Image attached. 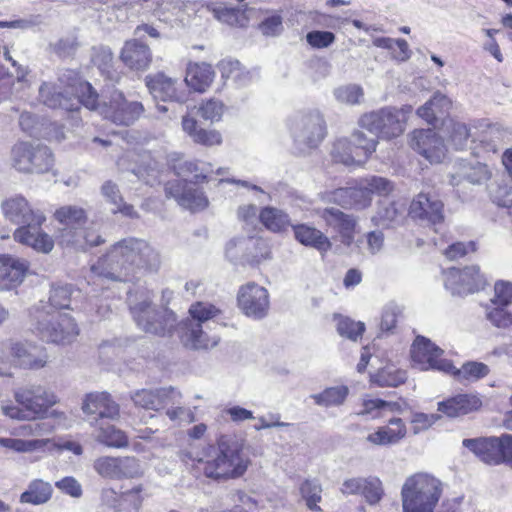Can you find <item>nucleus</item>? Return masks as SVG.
I'll return each instance as SVG.
<instances>
[{
    "instance_id": "obj_1",
    "label": "nucleus",
    "mask_w": 512,
    "mask_h": 512,
    "mask_svg": "<svg viewBox=\"0 0 512 512\" xmlns=\"http://www.w3.org/2000/svg\"><path fill=\"white\" fill-rule=\"evenodd\" d=\"M58 81L59 84L45 82L39 88V98L49 108L75 111L83 105L98 111L112 123L124 126L133 124L144 112L141 102L127 101L119 91H113L108 102L98 104V94L92 85L83 81L75 71H65Z\"/></svg>"
},
{
    "instance_id": "obj_2",
    "label": "nucleus",
    "mask_w": 512,
    "mask_h": 512,
    "mask_svg": "<svg viewBox=\"0 0 512 512\" xmlns=\"http://www.w3.org/2000/svg\"><path fill=\"white\" fill-rule=\"evenodd\" d=\"M159 251L144 239L124 238L91 265V273L98 278L128 282L139 272L156 273L161 267Z\"/></svg>"
},
{
    "instance_id": "obj_3",
    "label": "nucleus",
    "mask_w": 512,
    "mask_h": 512,
    "mask_svg": "<svg viewBox=\"0 0 512 512\" xmlns=\"http://www.w3.org/2000/svg\"><path fill=\"white\" fill-rule=\"evenodd\" d=\"M2 211L6 219L21 225L14 232L17 242L42 253H49L53 249L52 238L41 228L46 216L40 209L32 208L23 196L6 199L2 203Z\"/></svg>"
},
{
    "instance_id": "obj_4",
    "label": "nucleus",
    "mask_w": 512,
    "mask_h": 512,
    "mask_svg": "<svg viewBox=\"0 0 512 512\" xmlns=\"http://www.w3.org/2000/svg\"><path fill=\"white\" fill-rule=\"evenodd\" d=\"M15 402H1V413L17 421H30L44 418L49 409L58 403L54 391L41 384H27L13 390Z\"/></svg>"
},
{
    "instance_id": "obj_5",
    "label": "nucleus",
    "mask_w": 512,
    "mask_h": 512,
    "mask_svg": "<svg viewBox=\"0 0 512 512\" xmlns=\"http://www.w3.org/2000/svg\"><path fill=\"white\" fill-rule=\"evenodd\" d=\"M207 478L226 480L242 476L249 465V459L242 453L241 446L228 437H221L217 449L207 459L190 458Z\"/></svg>"
},
{
    "instance_id": "obj_6",
    "label": "nucleus",
    "mask_w": 512,
    "mask_h": 512,
    "mask_svg": "<svg viewBox=\"0 0 512 512\" xmlns=\"http://www.w3.org/2000/svg\"><path fill=\"white\" fill-rule=\"evenodd\" d=\"M176 174L180 177L169 181L165 185L167 197L174 198L177 203L191 211L203 210L208 206V199L204 192L190 184H197L207 180L208 171L199 169L194 161H185L175 166Z\"/></svg>"
},
{
    "instance_id": "obj_7",
    "label": "nucleus",
    "mask_w": 512,
    "mask_h": 512,
    "mask_svg": "<svg viewBox=\"0 0 512 512\" xmlns=\"http://www.w3.org/2000/svg\"><path fill=\"white\" fill-rule=\"evenodd\" d=\"M128 304L137 326L145 332L165 335L170 333L176 325L175 313L166 307L156 309L152 305V296L149 291L130 293Z\"/></svg>"
},
{
    "instance_id": "obj_8",
    "label": "nucleus",
    "mask_w": 512,
    "mask_h": 512,
    "mask_svg": "<svg viewBox=\"0 0 512 512\" xmlns=\"http://www.w3.org/2000/svg\"><path fill=\"white\" fill-rule=\"evenodd\" d=\"M34 332L44 341L55 344H70L79 334V329L72 317L65 313L46 311L43 302L30 310Z\"/></svg>"
},
{
    "instance_id": "obj_9",
    "label": "nucleus",
    "mask_w": 512,
    "mask_h": 512,
    "mask_svg": "<svg viewBox=\"0 0 512 512\" xmlns=\"http://www.w3.org/2000/svg\"><path fill=\"white\" fill-rule=\"evenodd\" d=\"M442 493L441 482L426 473L408 477L401 490L403 512H434Z\"/></svg>"
},
{
    "instance_id": "obj_10",
    "label": "nucleus",
    "mask_w": 512,
    "mask_h": 512,
    "mask_svg": "<svg viewBox=\"0 0 512 512\" xmlns=\"http://www.w3.org/2000/svg\"><path fill=\"white\" fill-rule=\"evenodd\" d=\"M190 318L179 326V336L185 347L208 349L218 344L219 338L209 337L204 331L208 322L220 314V309L208 302H196L189 308Z\"/></svg>"
},
{
    "instance_id": "obj_11",
    "label": "nucleus",
    "mask_w": 512,
    "mask_h": 512,
    "mask_svg": "<svg viewBox=\"0 0 512 512\" xmlns=\"http://www.w3.org/2000/svg\"><path fill=\"white\" fill-rule=\"evenodd\" d=\"M411 112L412 106H404L401 109L385 107L362 115L358 124L379 138L391 139L404 132L408 115Z\"/></svg>"
},
{
    "instance_id": "obj_12",
    "label": "nucleus",
    "mask_w": 512,
    "mask_h": 512,
    "mask_svg": "<svg viewBox=\"0 0 512 512\" xmlns=\"http://www.w3.org/2000/svg\"><path fill=\"white\" fill-rule=\"evenodd\" d=\"M11 161L15 169L24 173H45L53 164L54 158L47 146L18 142L11 149Z\"/></svg>"
},
{
    "instance_id": "obj_13",
    "label": "nucleus",
    "mask_w": 512,
    "mask_h": 512,
    "mask_svg": "<svg viewBox=\"0 0 512 512\" xmlns=\"http://www.w3.org/2000/svg\"><path fill=\"white\" fill-rule=\"evenodd\" d=\"M289 129L301 152L316 149L320 142V112L313 109L298 113L291 120Z\"/></svg>"
},
{
    "instance_id": "obj_14",
    "label": "nucleus",
    "mask_w": 512,
    "mask_h": 512,
    "mask_svg": "<svg viewBox=\"0 0 512 512\" xmlns=\"http://www.w3.org/2000/svg\"><path fill=\"white\" fill-rule=\"evenodd\" d=\"M410 354L413 366L421 371L437 370L449 373L453 369V364L442 357L444 351L426 337L415 338Z\"/></svg>"
},
{
    "instance_id": "obj_15",
    "label": "nucleus",
    "mask_w": 512,
    "mask_h": 512,
    "mask_svg": "<svg viewBox=\"0 0 512 512\" xmlns=\"http://www.w3.org/2000/svg\"><path fill=\"white\" fill-rule=\"evenodd\" d=\"M237 306L246 317L253 320H262L269 313V292L265 287L255 282L241 285L237 292Z\"/></svg>"
},
{
    "instance_id": "obj_16",
    "label": "nucleus",
    "mask_w": 512,
    "mask_h": 512,
    "mask_svg": "<svg viewBox=\"0 0 512 512\" xmlns=\"http://www.w3.org/2000/svg\"><path fill=\"white\" fill-rule=\"evenodd\" d=\"M93 468L98 475L111 480L139 478L144 474L140 461L133 456H101L94 461Z\"/></svg>"
},
{
    "instance_id": "obj_17",
    "label": "nucleus",
    "mask_w": 512,
    "mask_h": 512,
    "mask_svg": "<svg viewBox=\"0 0 512 512\" xmlns=\"http://www.w3.org/2000/svg\"><path fill=\"white\" fill-rule=\"evenodd\" d=\"M443 276L445 288L457 296L472 294L485 285V279L475 265L463 269L450 268L443 272Z\"/></svg>"
},
{
    "instance_id": "obj_18",
    "label": "nucleus",
    "mask_w": 512,
    "mask_h": 512,
    "mask_svg": "<svg viewBox=\"0 0 512 512\" xmlns=\"http://www.w3.org/2000/svg\"><path fill=\"white\" fill-rule=\"evenodd\" d=\"M10 351L15 365L19 368L39 370L48 363V354L45 349L38 348L30 342L9 340L2 343V350Z\"/></svg>"
},
{
    "instance_id": "obj_19",
    "label": "nucleus",
    "mask_w": 512,
    "mask_h": 512,
    "mask_svg": "<svg viewBox=\"0 0 512 512\" xmlns=\"http://www.w3.org/2000/svg\"><path fill=\"white\" fill-rule=\"evenodd\" d=\"M180 398L181 394L173 387L142 388L130 393V399L136 407L153 411L179 404Z\"/></svg>"
},
{
    "instance_id": "obj_20",
    "label": "nucleus",
    "mask_w": 512,
    "mask_h": 512,
    "mask_svg": "<svg viewBox=\"0 0 512 512\" xmlns=\"http://www.w3.org/2000/svg\"><path fill=\"white\" fill-rule=\"evenodd\" d=\"M410 145L430 163H440L446 157L447 148L444 141L432 129L414 130L411 133Z\"/></svg>"
},
{
    "instance_id": "obj_21",
    "label": "nucleus",
    "mask_w": 512,
    "mask_h": 512,
    "mask_svg": "<svg viewBox=\"0 0 512 512\" xmlns=\"http://www.w3.org/2000/svg\"><path fill=\"white\" fill-rule=\"evenodd\" d=\"M409 215L427 225H436L444 220V205L435 196L419 193L411 202Z\"/></svg>"
},
{
    "instance_id": "obj_22",
    "label": "nucleus",
    "mask_w": 512,
    "mask_h": 512,
    "mask_svg": "<svg viewBox=\"0 0 512 512\" xmlns=\"http://www.w3.org/2000/svg\"><path fill=\"white\" fill-rule=\"evenodd\" d=\"M82 410L87 415H95L94 421L98 423L105 419L115 420L119 418V405L107 392H93L86 395Z\"/></svg>"
},
{
    "instance_id": "obj_23",
    "label": "nucleus",
    "mask_w": 512,
    "mask_h": 512,
    "mask_svg": "<svg viewBox=\"0 0 512 512\" xmlns=\"http://www.w3.org/2000/svg\"><path fill=\"white\" fill-rule=\"evenodd\" d=\"M29 267L30 264L26 259L0 254V291L10 290L20 285Z\"/></svg>"
},
{
    "instance_id": "obj_24",
    "label": "nucleus",
    "mask_w": 512,
    "mask_h": 512,
    "mask_svg": "<svg viewBox=\"0 0 512 512\" xmlns=\"http://www.w3.org/2000/svg\"><path fill=\"white\" fill-rule=\"evenodd\" d=\"M54 218L63 225V231H65L67 235L71 234L67 242L75 246H82L78 238V232H82V226L86 222V211L78 206H62L54 212Z\"/></svg>"
},
{
    "instance_id": "obj_25",
    "label": "nucleus",
    "mask_w": 512,
    "mask_h": 512,
    "mask_svg": "<svg viewBox=\"0 0 512 512\" xmlns=\"http://www.w3.org/2000/svg\"><path fill=\"white\" fill-rule=\"evenodd\" d=\"M120 60L130 70L145 71L152 62L149 46L139 39L127 40L120 52Z\"/></svg>"
},
{
    "instance_id": "obj_26",
    "label": "nucleus",
    "mask_w": 512,
    "mask_h": 512,
    "mask_svg": "<svg viewBox=\"0 0 512 512\" xmlns=\"http://www.w3.org/2000/svg\"><path fill=\"white\" fill-rule=\"evenodd\" d=\"M145 84L149 93L155 100L176 101L183 100V95L177 90V80L167 76L163 72L149 74L145 77Z\"/></svg>"
},
{
    "instance_id": "obj_27",
    "label": "nucleus",
    "mask_w": 512,
    "mask_h": 512,
    "mask_svg": "<svg viewBox=\"0 0 512 512\" xmlns=\"http://www.w3.org/2000/svg\"><path fill=\"white\" fill-rule=\"evenodd\" d=\"M482 406L481 399L474 394H459L438 403V411L448 417H459L477 411Z\"/></svg>"
},
{
    "instance_id": "obj_28",
    "label": "nucleus",
    "mask_w": 512,
    "mask_h": 512,
    "mask_svg": "<svg viewBox=\"0 0 512 512\" xmlns=\"http://www.w3.org/2000/svg\"><path fill=\"white\" fill-rule=\"evenodd\" d=\"M407 434L406 426L401 418H392L389 424L379 427L375 432L370 433L366 440L377 446H387L398 443Z\"/></svg>"
},
{
    "instance_id": "obj_29",
    "label": "nucleus",
    "mask_w": 512,
    "mask_h": 512,
    "mask_svg": "<svg viewBox=\"0 0 512 512\" xmlns=\"http://www.w3.org/2000/svg\"><path fill=\"white\" fill-rule=\"evenodd\" d=\"M463 445L472 451L483 462L491 465H499L500 442L497 437L464 439Z\"/></svg>"
},
{
    "instance_id": "obj_30",
    "label": "nucleus",
    "mask_w": 512,
    "mask_h": 512,
    "mask_svg": "<svg viewBox=\"0 0 512 512\" xmlns=\"http://www.w3.org/2000/svg\"><path fill=\"white\" fill-rule=\"evenodd\" d=\"M215 72L212 66L205 62L189 63L186 69L185 83L195 92L203 93L212 84Z\"/></svg>"
},
{
    "instance_id": "obj_31",
    "label": "nucleus",
    "mask_w": 512,
    "mask_h": 512,
    "mask_svg": "<svg viewBox=\"0 0 512 512\" xmlns=\"http://www.w3.org/2000/svg\"><path fill=\"white\" fill-rule=\"evenodd\" d=\"M490 177V172L485 164L462 160L457 164L456 173L452 175L451 183L459 185L462 180L472 184H482Z\"/></svg>"
},
{
    "instance_id": "obj_32",
    "label": "nucleus",
    "mask_w": 512,
    "mask_h": 512,
    "mask_svg": "<svg viewBox=\"0 0 512 512\" xmlns=\"http://www.w3.org/2000/svg\"><path fill=\"white\" fill-rule=\"evenodd\" d=\"M98 429L97 441L111 448H125L128 446V437L122 430L104 421L91 422Z\"/></svg>"
},
{
    "instance_id": "obj_33",
    "label": "nucleus",
    "mask_w": 512,
    "mask_h": 512,
    "mask_svg": "<svg viewBox=\"0 0 512 512\" xmlns=\"http://www.w3.org/2000/svg\"><path fill=\"white\" fill-rule=\"evenodd\" d=\"M259 220L262 225L269 231L279 233L287 230L291 226V220L289 215L283 210L266 206L263 207L259 212Z\"/></svg>"
},
{
    "instance_id": "obj_34",
    "label": "nucleus",
    "mask_w": 512,
    "mask_h": 512,
    "mask_svg": "<svg viewBox=\"0 0 512 512\" xmlns=\"http://www.w3.org/2000/svg\"><path fill=\"white\" fill-rule=\"evenodd\" d=\"M101 193L103 197L113 205L111 211L116 213H121L123 216L129 218H137L138 214L135 211L134 207L130 204H126L123 201V198L120 194L118 186L112 181L108 180L103 183L101 187Z\"/></svg>"
},
{
    "instance_id": "obj_35",
    "label": "nucleus",
    "mask_w": 512,
    "mask_h": 512,
    "mask_svg": "<svg viewBox=\"0 0 512 512\" xmlns=\"http://www.w3.org/2000/svg\"><path fill=\"white\" fill-rule=\"evenodd\" d=\"M450 106V100L442 93L436 92L430 100L417 109V115L428 124L434 125L437 116L446 112Z\"/></svg>"
},
{
    "instance_id": "obj_36",
    "label": "nucleus",
    "mask_w": 512,
    "mask_h": 512,
    "mask_svg": "<svg viewBox=\"0 0 512 512\" xmlns=\"http://www.w3.org/2000/svg\"><path fill=\"white\" fill-rule=\"evenodd\" d=\"M330 155L335 162L345 166H363L365 164L362 158L357 156L356 149H354L352 143L347 138L335 141Z\"/></svg>"
},
{
    "instance_id": "obj_37",
    "label": "nucleus",
    "mask_w": 512,
    "mask_h": 512,
    "mask_svg": "<svg viewBox=\"0 0 512 512\" xmlns=\"http://www.w3.org/2000/svg\"><path fill=\"white\" fill-rule=\"evenodd\" d=\"M181 8L180 0H144L142 9L150 12L159 21L169 22Z\"/></svg>"
},
{
    "instance_id": "obj_38",
    "label": "nucleus",
    "mask_w": 512,
    "mask_h": 512,
    "mask_svg": "<svg viewBox=\"0 0 512 512\" xmlns=\"http://www.w3.org/2000/svg\"><path fill=\"white\" fill-rule=\"evenodd\" d=\"M52 486L41 479L31 481L28 488L20 495V502L32 505L46 503L52 496Z\"/></svg>"
},
{
    "instance_id": "obj_39",
    "label": "nucleus",
    "mask_w": 512,
    "mask_h": 512,
    "mask_svg": "<svg viewBox=\"0 0 512 512\" xmlns=\"http://www.w3.org/2000/svg\"><path fill=\"white\" fill-rule=\"evenodd\" d=\"M402 218V211L392 201H380L378 203L372 222L376 226L388 228L394 224H398Z\"/></svg>"
},
{
    "instance_id": "obj_40",
    "label": "nucleus",
    "mask_w": 512,
    "mask_h": 512,
    "mask_svg": "<svg viewBox=\"0 0 512 512\" xmlns=\"http://www.w3.org/2000/svg\"><path fill=\"white\" fill-rule=\"evenodd\" d=\"M219 69L223 78L231 79L238 86H245L252 81L253 75L244 69L237 60H222Z\"/></svg>"
},
{
    "instance_id": "obj_41",
    "label": "nucleus",
    "mask_w": 512,
    "mask_h": 512,
    "mask_svg": "<svg viewBox=\"0 0 512 512\" xmlns=\"http://www.w3.org/2000/svg\"><path fill=\"white\" fill-rule=\"evenodd\" d=\"M406 378V372L397 369L394 365H387L380 368L377 373L371 377L372 381L381 387H396L404 383Z\"/></svg>"
},
{
    "instance_id": "obj_42",
    "label": "nucleus",
    "mask_w": 512,
    "mask_h": 512,
    "mask_svg": "<svg viewBox=\"0 0 512 512\" xmlns=\"http://www.w3.org/2000/svg\"><path fill=\"white\" fill-rule=\"evenodd\" d=\"M50 439L0 438V446L18 453H28L43 449Z\"/></svg>"
},
{
    "instance_id": "obj_43",
    "label": "nucleus",
    "mask_w": 512,
    "mask_h": 512,
    "mask_svg": "<svg viewBox=\"0 0 512 512\" xmlns=\"http://www.w3.org/2000/svg\"><path fill=\"white\" fill-rule=\"evenodd\" d=\"M349 141L352 143L354 149H356L357 156H360L364 163L369 160L378 145L377 139L368 138L361 130H354Z\"/></svg>"
},
{
    "instance_id": "obj_44",
    "label": "nucleus",
    "mask_w": 512,
    "mask_h": 512,
    "mask_svg": "<svg viewBox=\"0 0 512 512\" xmlns=\"http://www.w3.org/2000/svg\"><path fill=\"white\" fill-rule=\"evenodd\" d=\"M489 373V367L481 362H468L462 365L460 369H453L448 374H453L459 381L474 382L477 381Z\"/></svg>"
},
{
    "instance_id": "obj_45",
    "label": "nucleus",
    "mask_w": 512,
    "mask_h": 512,
    "mask_svg": "<svg viewBox=\"0 0 512 512\" xmlns=\"http://www.w3.org/2000/svg\"><path fill=\"white\" fill-rule=\"evenodd\" d=\"M144 488L136 485L120 493V512H139L144 500Z\"/></svg>"
},
{
    "instance_id": "obj_46",
    "label": "nucleus",
    "mask_w": 512,
    "mask_h": 512,
    "mask_svg": "<svg viewBox=\"0 0 512 512\" xmlns=\"http://www.w3.org/2000/svg\"><path fill=\"white\" fill-rule=\"evenodd\" d=\"M361 180L364 183L365 188L368 190L371 198H373V195L380 197L388 196L395 188L392 181L382 176L369 175L361 178Z\"/></svg>"
},
{
    "instance_id": "obj_47",
    "label": "nucleus",
    "mask_w": 512,
    "mask_h": 512,
    "mask_svg": "<svg viewBox=\"0 0 512 512\" xmlns=\"http://www.w3.org/2000/svg\"><path fill=\"white\" fill-rule=\"evenodd\" d=\"M242 244L247 251L245 260L250 264H257L269 257V249L266 242L262 239L249 238Z\"/></svg>"
},
{
    "instance_id": "obj_48",
    "label": "nucleus",
    "mask_w": 512,
    "mask_h": 512,
    "mask_svg": "<svg viewBox=\"0 0 512 512\" xmlns=\"http://www.w3.org/2000/svg\"><path fill=\"white\" fill-rule=\"evenodd\" d=\"M113 52L107 46H98L92 49L91 60L103 75L112 78Z\"/></svg>"
},
{
    "instance_id": "obj_49",
    "label": "nucleus",
    "mask_w": 512,
    "mask_h": 512,
    "mask_svg": "<svg viewBox=\"0 0 512 512\" xmlns=\"http://www.w3.org/2000/svg\"><path fill=\"white\" fill-rule=\"evenodd\" d=\"M55 431V425L50 421L27 423L19 426L13 434L23 437H42Z\"/></svg>"
},
{
    "instance_id": "obj_50",
    "label": "nucleus",
    "mask_w": 512,
    "mask_h": 512,
    "mask_svg": "<svg viewBox=\"0 0 512 512\" xmlns=\"http://www.w3.org/2000/svg\"><path fill=\"white\" fill-rule=\"evenodd\" d=\"M70 297L71 287L69 285L52 287L49 304H43L46 306V311L68 308L70 304Z\"/></svg>"
},
{
    "instance_id": "obj_51",
    "label": "nucleus",
    "mask_w": 512,
    "mask_h": 512,
    "mask_svg": "<svg viewBox=\"0 0 512 512\" xmlns=\"http://www.w3.org/2000/svg\"><path fill=\"white\" fill-rule=\"evenodd\" d=\"M447 129L449 131V139L451 143L454 145L455 149L458 150L463 149L466 146L468 139L472 137L469 128L462 122L451 120L447 125Z\"/></svg>"
},
{
    "instance_id": "obj_52",
    "label": "nucleus",
    "mask_w": 512,
    "mask_h": 512,
    "mask_svg": "<svg viewBox=\"0 0 512 512\" xmlns=\"http://www.w3.org/2000/svg\"><path fill=\"white\" fill-rule=\"evenodd\" d=\"M334 95L339 101L354 105L364 98V90L360 85L350 83L336 88Z\"/></svg>"
},
{
    "instance_id": "obj_53",
    "label": "nucleus",
    "mask_w": 512,
    "mask_h": 512,
    "mask_svg": "<svg viewBox=\"0 0 512 512\" xmlns=\"http://www.w3.org/2000/svg\"><path fill=\"white\" fill-rule=\"evenodd\" d=\"M224 110L225 105L222 101L210 98L200 104L198 113L203 119L215 122L222 118Z\"/></svg>"
},
{
    "instance_id": "obj_54",
    "label": "nucleus",
    "mask_w": 512,
    "mask_h": 512,
    "mask_svg": "<svg viewBox=\"0 0 512 512\" xmlns=\"http://www.w3.org/2000/svg\"><path fill=\"white\" fill-rule=\"evenodd\" d=\"M365 330L364 323L353 321L346 317H339L337 322V331L341 336L356 341L362 336Z\"/></svg>"
},
{
    "instance_id": "obj_55",
    "label": "nucleus",
    "mask_w": 512,
    "mask_h": 512,
    "mask_svg": "<svg viewBox=\"0 0 512 512\" xmlns=\"http://www.w3.org/2000/svg\"><path fill=\"white\" fill-rule=\"evenodd\" d=\"M207 9L213 14L214 18L222 23L234 25L238 19V10L226 7L222 3L210 2L206 5Z\"/></svg>"
},
{
    "instance_id": "obj_56",
    "label": "nucleus",
    "mask_w": 512,
    "mask_h": 512,
    "mask_svg": "<svg viewBox=\"0 0 512 512\" xmlns=\"http://www.w3.org/2000/svg\"><path fill=\"white\" fill-rule=\"evenodd\" d=\"M295 238L303 245L320 248V234L316 229L307 225H296L293 227Z\"/></svg>"
},
{
    "instance_id": "obj_57",
    "label": "nucleus",
    "mask_w": 512,
    "mask_h": 512,
    "mask_svg": "<svg viewBox=\"0 0 512 512\" xmlns=\"http://www.w3.org/2000/svg\"><path fill=\"white\" fill-rule=\"evenodd\" d=\"M372 198L361 178L351 187V208L365 209L371 206Z\"/></svg>"
},
{
    "instance_id": "obj_58",
    "label": "nucleus",
    "mask_w": 512,
    "mask_h": 512,
    "mask_svg": "<svg viewBox=\"0 0 512 512\" xmlns=\"http://www.w3.org/2000/svg\"><path fill=\"white\" fill-rule=\"evenodd\" d=\"M349 389L345 385H337L326 388L322 392V405L325 406H338L343 404L348 396Z\"/></svg>"
},
{
    "instance_id": "obj_59",
    "label": "nucleus",
    "mask_w": 512,
    "mask_h": 512,
    "mask_svg": "<svg viewBox=\"0 0 512 512\" xmlns=\"http://www.w3.org/2000/svg\"><path fill=\"white\" fill-rule=\"evenodd\" d=\"M505 307L497 305L487 310L488 320L498 328H507L512 325V314Z\"/></svg>"
},
{
    "instance_id": "obj_60",
    "label": "nucleus",
    "mask_w": 512,
    "mask_h": 512,
    "mask_svg": "<svg viewBox=\"0 0 512 512\" xmlns=\"http://www.w3.org/2000/svg\"><path fill=\"white\" fill-rule=\"evenodd\" d=\"M402 313V309L395 303L388 304L382 313L380 328L382 331H391L397 323V319Z\"/></svg>"
},
{
    "instance_id": "obj_61",
    "label": "nucleus",
    "mask_w": 512,
    "mask_h": 512,
    "mask_svg": "<svg viewBox=\"0 0 512 512\" xmlns=\"http://www.w3.org/2000/svg\"><path fill=\"white\" fill-rule=\"evenodd\" d=\"M260 32L268 37L278 36L283 30L282 17L279 14H273L266 17L259 24Z\"/></svg>"
},
{
    "instance_id": "obj_62",
    "label": "nucleus",
    "mask_w": 512,
    "mask_h": 512,
    "mask_svg": "<svg viewBox=\"0 0 512 512\" xmlns=\"http://www.w3.org/2000/svg\"><path fill=\"white\" fill-rule=\"evenodd\" d=\"M495 297L492 299L494 305L508 306L512 302V283L498 281L494 286Z\"/></svg>"
},
{
    "instance_id": "obj_63",
    "label": "nucleus",
    "mask_w": 512,
    "mask_h": 512,
    "mask_svg": "<svg viewBox=\"0 0 512 512\" xmlns=\"http://www.w3.org/2000/svg\"><path fill=\"white\" fill-rule=\"evenodd\" d=\"M361 493L370 504L379 502L383 495L381 481L378 478L365 479V486Z\"/></svg>"
},
{
    "instance_id": "obj_64",
    "label": "nucleus",
    "mask_w": 512,
    "mask_h": 512,
    "mask_svg": "<svg viewBox=\"0 0 512 512\" xmlns=\"http://www.w3.org/2000/svg\"><path fill=\"white\" fill-rule=\"evenodd\" d=\"M381 399L363 398L360 408L355 411L358 416H370L371 418H379L381 414Z\"/></svg>"
}]
</instances>
